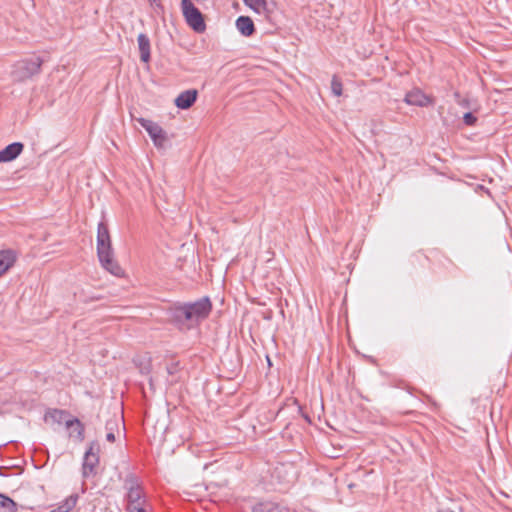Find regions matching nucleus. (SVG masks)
I'll return each mask as SVG.
<instances>
[{"label": "nucleus", "instance_id": "16", "mask_svg": "<svg viewBox=\"0 0 512 512\" xmlns=\"http://www.w3.org/2000/svg\"><path fill=\"white\" fill-rule=\"evenodd\" d=\"M243 2L258 14L267 15L270 11L267 0H243Z\"/></svg>", "mask_w": 512, "mask_h": 512}, {"label": "nucleus", "instance_id": "30", "mask_svg": "<svg viewBox=\"0 0 512 512\" xmlns=\"http://www.w3.org/2000/svg\"><path fill=\"white\" fill-rule=\"evenodd\" d=\"M151 2H155L156 0H150Z\"/></svg>", "mask_w": 512, "mask_h": 512}, {"label": "nucleus", "instance_id": "18", "mask_svg": "<svg viewBox=\"0 0 512 512\" xmlns=\"http://www.w3.org/2000/svg\"><path fill=\"white\" fill-rule=\"evenodd\" d=\"M18 505L10 497L0 493V512H17Z\"/></svg>", "mask_w": 512, "mask_h": 512}, {"label": "nucleus", "instance_id": "7", "mask_svg": "<svg viewBox=\"0 0 512 512\" xmlns=\"http://www.w3.org/2000/svg\"><path fill=\"white\" fill-rule=\"evenodd\" d=\"M138 121L142 127L145 128L157 148L165 147L168 137L166 132L158 124L142 118L138 119Z\"/></svg>", "mask_w": 512, "mask_h": 512}, {"label": "nucleus", "instance_id": "20", "mask_svg": "<svg viewBox=\"0 0 512 512\" xmlns=\"http://www.w3.org/2000/svg\"><path fill=\"white\" fill-rule=\"evenodd\" d=\"M273 505V503H258L253 507L252 512H271Z\"/></svg>", "mask_w": 512, "mask_h": 512}, {"label": "nucleus", "instance_id": "17", "mask_svg": "<svg viewBox=\"0 0 512 512\" xmlns=\"http://www.w3.org/2000/svg\"><path fill=\"white\" fill-rule=\"evenodd\" d=\"M78 500L77 494H72L61 502L56 508L52 509L51 512H69L72 510Z\"/></svg>", "mask_w": 512, "mask_h": 512}, {"label": "nucleus", "instance_id": "6", "mask_svg": "<svg viewBox=\"0 0 512 512\" xmlns=\"http://www.w3.org/2000/svg\"><path fill=\"white\" fill-rule=\"evenodd\" d=\"M130 512H152V506L142 496L137 482L130 478Z\"/></svg>", "mask_w": 512, "mask_h": 512}, {"label": "nucleus", "instance_id": "23", "mask_svg": "<svg viewBox=\"0 0 512 512\" xmlns=\"http://www.w3.org/2000/svg\"><path fill=\"white\" fill-rule=\"evenodd\" d=\"M106 439L110 442H113L115 440V434L113 432H108L106 435Z\"/></svg>", "mask_w": 512, "mask_h": 512}, {"label": "nucleus", "instance_id": "14", "mask_svg": "<svg viewBox=\"0 0 512 512\" xmlns=\"http://www.w3.org/2000/svg\"><path fill=\"white\" fill-rule=\"evenodd\" d=\"M137 44L140 60L144 63H149L151 51L150 39L147 35L141 33L137 37Z\"/></svg>", "mask_w": 512, "mask_h": 512}, {"label": "nucleus", "instance_id": "19", "mask_svg": "<svg viewBox=\"0 0 512 512\" xmlns=\"http://www.w3.org/2000/svg\"><path fill=\"white\" fill-rule=\"evenodd\" d=\"M331 90H332V93L335 96H341L342 95V83H341V81L336 76H334L332 78Z\"/></svg>", "mask_w": 512, "mask_h": 512}, {"label": "nucleus", "instance_id": "28", "mask_svg": "<svg viewBox=\"0 0 512 512\" xmlns=\"http://www.w3.org/2000/svg\"><path fill=\"white\" fill-rule=\"evenodd\" d=\"M139 385H140L141 389L143 390V394L146 395V391H145L143 383L140 382Z\"/></svg>", "mask_w": 512, "mask_h": 512}, {"label": "nucleus", "instance_id": "26", "mask_svg": "<svg viewBox=\"0 0 512 512\" xmlns=\"http://www.w3.org/2000/svg\"><path fill=\"white\" fill-rule=\"evenodd\" d=\"M68 428L71 429V433L76 432L78 434V428L76 425H74L73 427H68Z\"/></svg>", "mask_w": 512, "mask_h": 512}, {"label": "nucleus", "instance_id": "4", "mask_svg": "<svg viewBox=\"0 0 512 512\" xmlns=\"http://www.w3.org/2000/svg\"><path fill=\"white\" fill-rule=\"evenodd\" d=\"M44 420L46 423H48L50 425H55V424L61 425L63 423H65V425L67 427H73L74 425H76L78 428V438L81 440L83 439V429L81 427L79 420L68 418L67 412H65L63 410H58V409L48 410L45 413Z\"/></svg>", "mask_w": 512, "mask_h": 512}, {"label": "nucleus", "instance_id": "3", "mask_svg": "<svg viewBox=\"0 0 512 512\" xmlns=\"http://www.w3.org/2000/svg\"><path fill=\"white\" fill-rule=\"evenodd\" d=\"M182 14L187 24L196 32L202 33L206 29L204 18L200 10L194 6L191 0L181 1Z\"/></svg>", "mask_w": 512, "mask_h": 512}, {"label": "nucleus", "instance_id": "21", "mask_svg": "<svg viewBox=\"0 0 512 512\" xmlns=\"http://www.w3.org/2000/svg\"><path fill=\"white\" fill-rule=\"evenodd\" d=\"M288 470H290L291 473H290V478L287 479L286 482H291L295 478L294 477V473L292 472L291 468L286 467L284 465H282L281 467L276 468V472H277L278 476H280L282 473L288 474V472H289Z\"/></svg>", "mask_w": 512, "mask_h": 512}, {"label": "nucleus", "instance_id": "2", "mask_svg": "<svg viewBox=\"0 0 512 512\" xmlns=\"http://www.w3.org/2000/svg\"><path fill=\"white\" fill-rule=\"evenodd\" d=\"M97 253L102 266L111 274L119 276L123 273L121 267L112 258L110 235L104 222L98 224Z\"/></svg>", "mask_w": 512, "mask_h": 512}, {"label": "nucleus", "instance_id": "1", "mask_svg": "<svg viewBox=\"0 0 512 512\" xmlns=\"http://www.w3.org/2000/svg\"><path fill=\"white\" fill-rule=\"evenodd\" d=\"M212 305L205 297L194 303L177 305L171 309L172 320L181 328L190 329L208 317Z\"/></svg>", "mask_w": 512, "mask_h": 512}, {"label": "nucleus", "instance_id": "27", "mask_svg": "<svg viewBox=\"0 0 512 512\" xmlns=\"http://www.w3.org/2000/svg\"><path fill=\"white\" fill-rule=\"evenodd\" d=\"M438 512H454V511L450 510L449 508H440L438 510Z\"/></svg>", "mask_w": 512, "mask_h": 512}, {"label": "nucleus", "instance_id": "12", "mask_svg": "<svg viewBox=\"0 0 512 512\" xmlns=\"http://www.w3.org/2000/svg\"><path fill=\"white\" fill-rule=\"evenodd\" d=\"M198 92L195 89L186 90L175 99V105L180 109L190 108L197 99Z\"/></svg>", "mask_w": 512, "mask_h": 512}, {"label": "nucleus", "instance_id": "9", "mask_svg": "<svg viewBox=\"0 0 512 512\" xmlns=\"http://www.w3.org/2000/svg\"><path fill=\"white\" fill-rule=\"evenodd\" d=\"M133 365L139 370L140 374L149 376L151 370V358L147 353L136 355L133 358ZM147 379L150 390L154 392V379L152 377H148Z\"/></svg>", "mask_w": 512, "mask_h": 512}, {"label": "nucleus", "instance_id": "22", "mask_svg": "<svg viewBox=\"0 0 512 512\" xmlns=\"http://www.w3.org/2000/svg\"><path fill=\"white\" fill-rule=\"evenodd\" d=\"M463 120H464L465 124L471 126V125L475 124V122L477 121V118L472 113L467 112L464 114Z\"/></svg>", "mask_w": 512, "mask_h": 512}, {"label": "nucleus", "instance_id": "24", "mask_svg": "<svg viewBox=\"0 0 512 512\" xmlns=\"http://www.w3.org/2000/svg\"><path fill=\"white\" fill-rule=\"evenodd\" d=\"M271 512H289L288 509H280L277 505H273V509Z\"/></svg>", "mask_w": 512, "mask_h": 512}, {"label": "nucleus", "instance_id": "25", "mask_svg": "<svg viewBox=\"0 0 512 512\" xmlns=\"http://www.w3.org/2000/svg\"><path fill=\"white\" fill-rule=\"evenodd\" d=\"M176 368V365H171L170 367L167 368V371L169 374H173L176 371Z\"/></svg>", "mask_w": 512, "mask_h": 512}, {"label": "nucleus", "instance_id": "5", "mask_svg": "<svg viewBox=\"0 0 512 512\" xmlns=\"http://www.w3.org/2000/svg\"><path fill=\"white\" fill-rule=\"evenodd\" d=\"M40 67V58L20 61L15 65L13 77L17 81H23L37 74L40 71Z\"/></svg>", "mask_w": 512, "mask_h": 512}, {"label": "nucleus", "instance_id": "29", "mask_svg": "<svg viewBox=\"0 0 512 512\" xmlns=\"http://www.w3.org/2000/svg\"><path fill=\"white\" fill-rule=\"evenodd\" d=\"M111 425H112V422H107V428H108L109 430H111V429H112Z\"/></svg>", "mask_w": 512, "mask_h": 512}, {"label": "nucleus", "instance_id": "15", "mask_svg": "<svg viewBox=\"0 0 512 512\" xmlns=\"http://www.w3.org/2000/svg\"><path fill=\"white\" fill-rule=\"evenodd\" d=\"M236 27L246 37L251 36L255 31L254 23L248 16H240L236 20Z\"/></svg>", "mask_w": 512, "mask_h": 512}, {"label": "nucleus", "instance_id": "11", "mask_svg": "<svg viewBox=\"0 0 512 512\" xmlns=\"http://www.w3.org/2000/svg\"><path fill=\"white\" fill-rule=\"evenodd\" d=\"M24 149L21 142H14L0 151V163L10 162L16 159Z\"/></svg>", "mask_w": 512, "mask_h": 512}, {"label": "nucleus", "instance_id": "8", "mask_svg": "<svg viewBox=\"0 0 512 512\" xmlns=\"http://www.w3.org/2000/svg\"><path fill=\"white\" fill-rule=\"evenodd\" d=\"M99 445L95 442L90 444L89 449L86 451L83 459V476L89 477L94 473L95 467L99 463Z\"/></svg>", "mask_w": 512, "mask_h": 512}, {"label": "nucleus", "instance_id": "13", "mask_svg": "<svg viewBox=\"0 0 512 512\" xmlns=\"http://www.w3.org/2000/svg\"><path fill=\"white\" fill-rule=\"evenodd\" d=\"M17 254L13 250L0 251V277L4 275L16 262Z\"/></svg>", "mask_w": 512, "mask_h": 512}, {"label": "nucleus", "instance_id": "10", "mask_svg": "<svg viewBox=\"0 0 512 512\" xmlns=\"http://www.w3.org/2000/svg\"><path fill=\"white\" fill-rule=\"evenodd\" d=\"M404 101L408 105H414L419 107H427L433 104L432 98L417 88L409 91L406 94Z\"/></svg>", "mask_w": 512, "mask_h": 512}]
</instances>
